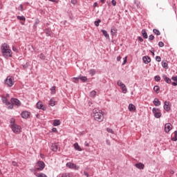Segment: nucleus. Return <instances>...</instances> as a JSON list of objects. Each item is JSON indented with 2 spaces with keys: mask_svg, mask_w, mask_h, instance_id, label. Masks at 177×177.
<instances>
[{
  "mask_svg": "<svg viewBox=\"0 0 177 177\" xmlns=\"http://www.w3.org/2000/svg\"><path fill=\"white\" fill-rule=\"evenodd\" d=\"M93 113L95 121H97L98 122H102V121H103L104 118V113H103L102 110L94 109Z\"/></svg>",
  "mask_w": 177,
  "mask_h": 177,
  "instance_id": "f257e3e1",
  "label": "nucleus"
},
{
  "mask_svg": "<svg viewBox=\"0 0 177 177\" xmlns=\"http://www.w3.org/2000/svg\"><path fill=\"white\" fill-rule=\"evenodd\" d=\"M10 125L14 133H20L21 132V127L15 123V119L10 120Z\"/></svg>",
  "mask_w": 177,
  "mask_h": 177,
  "instance_id": "f03ea898",
  "label": "nucleus"
},
{
  "mask_svg": "<svg viewBox=\"0 0 177 177\" xmlns=\"http://www.w3.org/2000/svg\"><path fill=\"white\" fill-rule=\"evenodd\" d=\"M5 84L7 85V86L12 88V86L15 85V78L12 76L7 77V78L5 80Z\"/></svg>",
  "mask_w": 177,
  "mask_h": 177,
  "instance_id": "7ed1b4c3",
  "label": "nucleus"
},
{
  "mask_svg": "<svg viewBox=\"0 0 177 177\" xmlns=\"http://www.w3.org/2000/svg\"><path fill=\"white\" fill-rule=\"evenodd\" d=\"M44 168H45V163L42 161L37 162L36 165V170L37 171H43Z\"/></svg>",
  "mask_w": 177,
  "mask_h": 177,
  "instance_id": "20e7f679",
  "label": "nucleus"
},
{
  "mask_svg": "<svg viewBox=\"0 0 177 177\" xmlns=\"http://www.w3.org/2000/svg\"><path fill=\"white\" fill-rule=\"evenodd\" d=\"M66 167L70 168V169H75V171H78V169H80V166H77V165L70 162L66 163Z\"/></svg>",
  "mask_w": 177,
  "mask_h": 177,
  "instance_id": "39448f33",
  "label": "nucleus"
},
{
  "mask_svg": "<svg viewBox=\"0 0 177 177\" xmlns=\"http://www.w3.org/2000/svg\"><path fill=\"white\" fill-rule=\"evenodd\" d=\"M2 102L3 103H5L6 106H8V109H10V110H12V109H13V104L8 101V98L6 97H2Z\"/></svg>",
  "mask_w": 177,
  "mask_h": 177,
  "instance_id": "423d86ee",
  "label": "nucleus"
},
{
  "mask_svg": "<svg viewBox=\"0 0 177 177\" xmlns=\"http://www.w3.org/2000/svg\"><path fill=\"white\" fill-rule=\"evenodd\" d=\"M117 85H118V86H120L121 89H122V91L123 93H126L127 92V86H125L124 84V83H122V82L121 81H118L117 82Z\"/></svg>",
  "mask_w": 177,
  "mask_h": 177,
  "instance_id": "0eeeda50",
  "label": "nucleus"
},
{
  "mask_svg": "<svg viewBox=\"0 0 177 177\" xmlns=\"http://www.w3.org/2000/svg\"><path fill=\"white\" fill-rule=\"evenodd\" d=\"M10 102V104H12V106L15 105L17 106V107H19V106L21 105V102H20V100H19L17 98H11Z\"/></svg>",
  "mask_w": 177,
  "mask_h": 177,
  "instance_id": "6e6552de",
  "label": "nucleus"
},
{
  "mask_svg": "<svg viewBox=\"0 0 177 177\" xmlns=\"http://www.w3.org/2000/svg\"><path fill=\"white\" fill-rule=\"evenodd\" d=\"M152 113H153L156 118H160L162 115L161 113L160 112V109H158L153 108Z\"/></svg>",
  "mask_w": 177,
  "mask_h": 177,
  "instance_id": "1a4fd4ad",
  "label": "nucleus"
},
{
  "mask_svg": "<svg viewBox=\"0 0 177 177\" xmlns=\"http://www.w3.org/2000/svg\"><path fill=\"white\" fill-rule=\"evenodd\" d=\"M37 109H39V110H43V111H45L46 110V106L42 104V102L39 101L37 103Z\"/></svg>",
  "mask_w": 177,
  "mask_h": 177,
  "instance_id": "9d476101",
  "label": "nucleus"
},
{
  "mask_svg": "<svg viewBox=\"0 0 177 177\" xmlns=\"http://www.w3.org/2000/svg\"><path fill=\"white\" fill-rule=\"evenodd\" d=\"M2 53L6 57H12V50L9 48L8 50L2 51Z\"/></svg>",
  "mask_w": 177,
  "mask_h": 177,
  "instance_id": "9b49d317",
  "label": "nucleus"
},
{
  "mask_svg": "<svg viewBox=\"0 0 177 177\" xmlns=\"http://www.w3.org/2000/svg\"><path fill=\"white\" fill-rule=\"evenodd\" d=\"M171 129H172V124H171V123H167L165 125V132L168 133L171 131Z\"/></svg>",
  "mask_w": 177,
  "mask_h": 177,
  "instance_id": "f8f14e48",
  "label": "nucleus"
},
{
  "mask_svg": "<svg viewBox=\"0 0 177 177\" xmlns=\"http://www.w3.org/2000/svg\"><path fill=\"white\" fill-rule=\"evenodd\" d=\"M142 60L145 64H149L151 62V58L149 56H145L142 57Z\"/></svg>",
  "mask_w": 177,
  "mask_h": 177,
  "instance_id": "ddd939ff",
  "label": "nucleus"
},
{
  "mask_svg": "<svg viewBox=\"0 0 177 177\" xmlns=\"http://www.w3.org/2000/svg\"><path fill=\"white\" fill-rule=\"evenodd\" d=\"M164 109L166 111H169V110H171V106H169V102H167V101L165 102Z\"/></svg>",
  "mask_w": 177,
  "mask_h": 177,
  "instance_id": "4468645a",
  "label": "nucleus"
},
{
  "mask_svg": "<svg viewBox=\"0 0 177 177\" xmlns=\"http://www.w3.org/2000/svg\"><path fill=\"white\" fill-rule=\"evenodd\" d=\"M21 116L22 117V118H28V117H30V112L24 111L21 113Z\"/></svg>",
  "mask_w": 177,
  "mask_h": 177,
  "instance_id": "2eb2a0df",
  "label": "nucleus"
},
{
  "mask_svg": "<svg viewBox=\"0 0 177 177\" xmlns=\"http://www.w3.org/2000/svg\"><path fill=\"white\" fill-rule=\"evenodd\" d=\"M9 48H10L9 46L6 43H4L1 46V52L8 50V49H9Z\"/></svg>",
  "mask_w": 177,
  "mask_h": 177,
  "instance_id": "dca6fc26",
  "label": "nucleus"
},
{
  "mask_svg": "<svg viewBox=\"0 0 177 177\" xmlns=\"http://www.w3.org/2000/svg\"><path fill=\"white\" fill-rule=\"evenodd\" d=\"M48 104L49 106H51V107L56 106V101L55 100V98H51L49 101Z\"/></svg>",
  "mask_w": 177,
  "mask_h": 177,
  "instance_id": "f3484780",
  "label": "nucleus"
},
{
  "mask_svg": "<svg viewBox=\"0 0 177 177\" xmlns=\"http://www.w3.org/2000/svg\"><path fill=\"white\" fill-rule=\"evenodd\" d=\"M136 168H138V169H145V165L143 163H137L136 164Z\"/></svg>",
  "mask_w": 177,
  "mask_h": 177,
  "instance_id": "a211bd4d",
  "label": "nucleus"
},
{
  "mask_svg": "<svg viewBox=\"0 0 177 177\" xmlns=\"http://www.w3.org/2000/svg\"><path fill=\"white\" fill-rule=\"evenodd\" d=\"M57 149H59V147L57 146V144H53L51 145V150L53 151H57Z\"/></svg>",
  "mask_w": 177,
  "mask_h": 177,
  "instance_id": "6ab92c4d",
  "label": "nucleus"
},
{
  "mask_svg": "<svg viewBox=\"0 0 177 177\" xmlns=\"http://www.w3.org/2000/svg\"><path fill=\"white\" fill-rule=\"evenodd\" d=\"M162 78L164 80V81H165V82H167V84H171V80L167 77L165 75H162Z\"/></svg>",
  "mask_w": 177,
  "mask_h": 177,
  "instance_id": "aec40b11",
  "label": "nucleus"
},
{
  "mask_svg": "<svg viewBox=\"0 0 177 177\" xmlns=\"http://www.w3.org/2000/svg\"><path fill=\"white\" fill-rule=\"evenodd\" d=\"M162 66L163 67V68H165V70H168V68H169L168 62H167V61H162Z\"/></svg>",
  "mask_w": 177,
  "mask_h": 177,
  "instance_id": "412c9836",
  "label": "nucleus"
},
{
  "mask_svg": "<svg viewBox=\"0 0 177 177\" xmlns=\"http://www.w3.org/2000/svg\"><path fill=\"white\" fill-rule=\"evenodd\" d=\"M73 147L75 149V150H77L78 151H82V149H81L78 143H75L73 145Z\"/></svg>",
  "mask_w": 177,
  "mask_h": 177,
  "instance_id": "4be33fe9",
  "label": "nucleus"
},
{
  "mask_svg": "<svg viewBox=\"0 0 177 177\" xmlns=\"http://www.w3.org/2000/svg\"><path fill=\"white\" fill-rule=\"evenodd\" d=\"M129 111H135V110H136V107H135V105L130 104L129 105Z\"/></svg>",
  "mask_w": 177,
  "mask_h": 177,
  "instance_id": "5701e85b",
  "label": "nucleus"
},
{
  "mask_svg": "<svg viewBox=\"0 0 177 177\" xmlns=\"http://www.w3.org/2000/svg\"><path fill=\"white\" fill-rule=\"evenodd\" d=\"M111 35H115V34H117V28H115V26L111 28Z\"/></svg>",
  "mask_w": 177,
  "mask_h": 177,
  "instance_id": "b1692460",
  "label": "nucleus"
},
{
  "mask_svg": "<svg viewBox=\"0 0 177 177\" xmlns=\"http://www.w3.org/2000/svg\"><path fill=\"white\" fill-rule=\"evenodd\" d=\"M153 104L154 106H160L161 104V102L157 98H155L153 100Z\"/></svg>",
  "mask_w": 177,
  "mask_h": 177,
  "instance_id": "393cba45",
  "label": "nucleus"
},
{
  "mask_svg": "<svg viewBox=\"0 0 177 177\" xmlns=\"http://www.w3.org/2000/svg\"><path fill=\"white\" fill-rule=\"evenodd\" d=\"M103 35H104V37L106 38V39H109V38H110V37L109 36V33H107V31L104 30H101Z\"/></svg>",
  "mask_w": 177,
  "mask_h": 177,
  "instance_id": "a878e982",
  "label": "nucleus"
},
{
  "mask_svg": "<svg viewBox=\"0 0 177 177\" xmlns=\"http://www.w3.org/2000/svg\"><path fill=\"white\" fill-rule=\"evenodd\" d=\"M17 19H18V20H20L21 21H26V17H24V16H17Z\"/></svg>",
  "mask_w": 177,
  "mask_h": 177,
  "instance_id": "bb28decb",
  "label": "nucleus"
},
{
  "mask_svg": "<svg viewBox=\"0 0 177 177\" xmlns=\"http://www.w3.org/2000/svg\"><path fill=\"white\" fill-rule=\"evenodd\" d=\"M142 36L144 37V38H145V39H147L148 36H147V32H146V30H142Z\"/></svg>",
  "mask_w": 177,
  "mask_h": 177,
  "instance_id": "cd10ccee",
  "label": "nucleus"
},
{
  "mask_svg": "<svg viewBox=\"0 0 177 177\" xmlns=\"http://www.w3.org/2000/svg\"><path fill=\"white\" fill-rule=\"evenodd\" d=\"M153 91L156 93H160V86H155L153 87Z\"/></svg>",
  "mask_w": 177,
  "mask_h": 177,
  "instance_id": "c85d7f7f",
  "label": "nucleus"
},
{
  "mask_svg": "<svg viewBox=\"0 0 177 177\" xmlns=\"http://www.w3.org/2000/svg\"><path fill=\"white\" fill-rule=\"evenodd\" d=\"M59 124H60V120H54L53 125L54 127H57Z\"/></svg>",
  "mask_w": 177,
  "mask_h": 177,
  "instance_id": "c756f323",
  "label": "nucleus"
},
{
  "mask_svg": "<svg viewBox=\"0 0 177 177\" xmlns=\"http://www.w3.org/2000/svg\"><path fill=\"white\" fill-rule=\"evenodd\" d=\"M36 177H48L44 173H39L36 174Z\"/></svg>",
  "mask_w": 177,
  "mask_h": 177,
  "instance_id": "7c9ffc66",
  "label": "nucleus"
},
{
  "mask_svg": "<svg viewBox=\"0 0 177 177\" xmlns=\"http://www.w3.org/2000/svg\"><path fill=\"white\" fill-rule=\"evenodd\" d=\"M46 34H47L48 37H52V31L49 29L46 30Z\"/></svg>",
  "mask_w": 177,
  "mask_h": 177,
  "instance_id": "2f4dec72",
  "label": "nucleus"
},
{
  "mask_svg": "<svg viewBox=\"0 0 177 177\" xmlns=\"http://www.w3.org/2000/svg\"><path fill=\"white\" fill-rule=\"evenodd\" d=\"M153 32L156 34V35H161V32H160V30L157 29H153Z\"/></svg>",
  "mask_w": 177,
  "mask_h": 177,
  "instance_id": "473e14b6",
  "label": "nucleus"
},
{
  "mask_svg": "<svg viewBox=\"0 0 177 177\" xmlns=\"http://www.w3.org/2000/svg\"><path fill=\"white\" fill-rule=\"evenodd\" d=\"M90 96L91 97H95L96 96V91H93L90 93Z\"/></svg>",
  "mask_w": 177,
  "mask_h": 177,
  "instance_id": "72a5a7b5",
  "label": "nucleus"
},
{
  "mask_svg": "<svg viewBox=\"0 0 177 177\" xmlns=\"http://www.w3.org/2000/svg\"><path fill=\"white\" fill-rule=\"evenodd\" d=\"M80 80H81V81H82L83 82H86V80H88V78H86V77L85 76H82L80 77Z\"/></svg>",
  "mask_w": 177,
  "mask_h": 177,
  "instance_id": "f704fd0d",
  "label": "nucleus"
},
{
  "mask_svg": "<svg viewBox=\"0 0 177 177\" xmlns=\"http://www.w3.org/2000/svg\"><path fill=\"white\" fill-rule=\"evenodd\" d=\"M89 74L91 75H95V74H96V71L94 69H91L89 71Z\"/></svg>",
  "mask_w": 177,
  "mask_h": 177,
  "instance_id": "c9c22d12",
  "label": "nucleus"
},
{
  "mask_svg": "<svg viewBox=\"0 0 177 177\" xmlns=\"http://www.w3.org/2000/svg\"><path fill=\"white\" fill-rule=\"evenodd\" d=\"M50 91L52 93H56V86L51 87Z\"/></svg>",
  "mask_w": 177,
  "mask_h": 177,
  "instance_id": "e433bc0d",
  "label": "nucleus"
},
{
  "mask_svg": "<svg viewBox=\"0 0 177 177\" xmlns=\"http://www.w3.org/2000/svg\"><path fill=\"white\" fill-rule=\"evenodd\" d=\"M39 59H41V60H45V55H44V53H41L39 55Z\"/></svg>",
  "mask_w": 177,
  "mask_h": 177,
  "instance_id": "4c0bfd02",
  "label": "nucleus"
},
{
  "mask_svg": "<svg viewBox=\"0 0 177 177\" xmlns=\"http://www.w3.org/2000/svg\"><path fill=\"white\" fill-rule=\"evenodd\" d=\"M134 3H135V5H136L138 8H140V3L139 1L135 0Z\"/></svg>",
  "mask_w": 177,
  "mask_h": 177,
  "instance_id": "58836bf2",
  "label": "nucleus"
},
{
  "mask_svg": "<svg viewBox=\"0 0 177 177\" xmlns=\"http://www.w3.org/2000/svg\"><path fill=\"white\" fill-rule=\"evenodd\" d=\"M102 21L100 19H98L97 21H95V26H96V27H99V24Z\"/></svg>",
  "mask_w": 177,
  "mask_h": 177,
  "instance_id": "ea45409f",
  "label": "nucleus"
},
{
  "mask_svg": "<svg viewBox=\"0 0 177 177\" xmlns=\"http://www.w3.org/2000/svg\"><path fill=\"white\" fill-rule=\"evenodd\" d=\"M160 80L161 77L159 75L155 76V81H156L157 82H158V81H160Z\"/></svg>",
  "mask_w": 177,
  "mask_h": 177,
  "instance_id": "a19ab883",
  "label": "nucleus"
},
{
  "mask_svg": "<svg viewBox=\"0 0 177 177\" xmlns=\"http://www.w3.org/2000/svg\"><path fill=\"white\" fill-rule=\"evenodd\" d=\"M62 177H70V173L63 174Z\"/></svg>",
  "mask_w": 177,
  "mask_h": 177,
  "instance_id": "79ce46f5",
  "label": "nucleus"
},
{
  "mask_svg": "<svg viewBox=\"0 0 177 177\" xmlns=\"http://www.w3.org/2000/svg\"><path fill=\"white\" fill-rule=\"evenodd\" d=\"M12 164L13 167H19V164L16 161H12Z\"/></svg>",
  "mask_w": 177,
  "mask_h": 177,
  "instance_id": "37998d69",
  "label": "nucleus"
},
{
  "mask_svg": "<svg viewBox=\"0 0 177 177\" xmlns=\"http://www.w3.org/2000/svg\"><path fill=\"white\" fill-rule=\"evenodd\" d=\"M128 60V57H125L124 58V62H123V63H122V66H124V64H127V61Z\"/></svg>",
  "mask_w": 177,
  "mask_h": 177,
  "instance_id": "c03bdc74",
  "label": "nucleus"
},
{
  "mask_svg": "<svg viewBox=\"0 0 177 177\" xmlns=\"http://www.w3.org/2000/svg\"><path fill=\"white\" fill-rule=\"evenodd\" d=\"M158 46H160V48H162V46H164V42H162V41H159V43H158Z\"/></svg>",
  "mask_w": 177,
  "mask_h": 177,
  "instance_id": "a18cd8bd",
  "label": "nucleus"
},
{
  "mask_svg": "<svg viewBox=\"0 0 177 177\" xmlns=\"http://www.w3.org/2000/svg\"><path fill=\"white\" fill-rule=\"evenodd\" d=\"M78 81H80V78H78V77H73V82L77 83Z\"/></svg>",
  "mask_w": 177,
  "mask_h": 177,
  "instance_id": "49530a36",
  "label": "nucleus"
},
{
  "mask_svg": "<svg viewBox=\"0 0 177 177\" xmlns=\"http://www.w3.org/2000/svg\"><path fill=\"white\" fill-rule=\"evenodd\" d=\"M107 132H109V133H114V131H113V129H106Z\"/></svg>",
  "mask_w": 177,
  "mask_h": 177,
  "instance_id": "de8ad7c7",
  "label": "nucleus"
},
{
  "mask_svg": "<svg viewBox=\"0 0 177 177\" xmlns=\"http://www.w3.org/2000/svg\"><path fill=\"white\" fill-rule=\"evenodd\" d=\"M156 62H161V57L160 56H156Z\"/></svg>",
  "mask_w": 177,
  "mask_h": 177,
  "instance_id": "09e8293b",
  "label": "nucleus"
},
{
  "mask_svg": "<svg viewBox=\"0 0 177 177\" xmlns=\"http://www.w3.org/2000/svg\"><path fill=\"white\" fill-rule=\"evenodd\" d=\"M149 41H153V39H154V35H151L149 37Z\"/></svg>",
  "mask_w": 177,
  "mask_h": 177,
  "instance_id": "8fccbe9b",
  "label": "nucleus"
},
{
  "mask_svg": "<svg viewBox=\"0 0 177 177\" xmlns=\"http://www.w3.org/2000/svg\"><path fill=\"white\" fill-rule=\"evenodd\" d=\"M111 3L113 6H115L117 5V1H115V0H112Z\"/></svg>",
  "mask_w": 177,
  "mask_h": 177,
  "instance_id": "3c124183",
  "label": "nucleus"
},
{
  "mask_svg": "<svg viewBox=\"0 0 177 177\" xmlns=\"http://www.w3.org/2000/svg\"><path fill=\"white\" fill-rule=\"evenodd\" d=\"M19 10H21V12H23L24 9H23V6L21 4L19 6Z\"/></svg>",
  "mask_w": 177,
  "mask_h": 177,
  "instance_id": "603ef678",
  "label": "nucleus"
},
{
  "mask_svg": "<svg viewBox=\"0 0 177 177\" xmlns=\"http://www.w3.org/2000/svg\"><path fill=\"white\" fill-rule=\"evenodd\" d=\"M71 3H73V5H77V0H71Z\"/></svg>",
  "mask_w": 177,
  "mask_h": 177,
  "instance_id": "864d4df0",
  "label": "nucleus"
},
{
  "mask_svg": "<svg viewBox=\"0 0 177 177\" xmlns=\"http://www.w3.org/2000/svg\"><path fill=\"white\" fill-rule=\"evenodd\" d=\"M12 50H14V52H17V53L19 52V50H17V48L15 46H12Z\"/></svg>",
  "mask_w": 177,
  "mask_h": 177,
  "instance_id": "5fc2aeb1",
  "label": "nucleus"
},
{
  "mask_svg": "<svg viewBox=\"0 0 177 177\" xmlns=\"http://www.w3.org/2000/svg\"><path fill=\"white\" fill-rule=\"evenodd\" d=\"M171 140H173L174 142H176V140H177V137H173V138H171Z\"/></svg>",
  "mask_w": 177,
  "mask_h": 177,
  "instance_id": "6e6d98bb",
  "label": "nucleus"
},
{
  "mask_svg": "<svg viewBox=\"0 0 177 177\" xmlns=\"http://www.w3.org/2000/svg\"><path fill=\"white\" fill-rule=\"evenodd\" d=\"M138 41H140V42H143V39L142 37H138Z\"/></svg>",
  "mask_w": 177,
  "mask_h": 177,
  "instance_id": "4d7b16f0",
  "label": "nucleus"
},
{
  "mask_svg": "<svg viewBox=\"0 0 177 177\" xmlns=\"http://www.w3.org/2000/svg\"><path fill=\"white\" fill-rule=\"evenodd\" d=\"M117 62H121V56L117 57Z\"/></svg>",
  "mask_w": 177,
  "mask_h": 177,
  "instance_id": "13d9d810",
  "label": "nucleus"
},
{
  "mask_svg": "<svg viewBox=\"0 0 177 177\" xmlns=\"http://www.w3.org/2000/svg\"><path fill=\"white\" fill-rule=\"evenodd\" d=\"M52 131H53V132H57V129L53 128Z\"/></svg>",
  "mask_w": 177,
  "mask_h": 177,
  "instance_id": "bf43d9fd",
  "label": "nucleus"
},
{
  "mask_svg": "<svg viewBox=\"0 0 177 177\" xmlns=\"http://www.w3.org/2000/svg\"><path fill=\"white\" fill-rule=\"evenodd\" d=\"M171 84H172V85H173L174 86H177V82H172Z\"/></svg>",
  "mask_w": 177,
  "mask_h": 177,
  "instance_id": "052dcab7",
  "label": "nucleus"
},
{
  "mask_svg": "<svg viewBox=\"0 0 177 177\" xmlns=\"http://www.w3.org/2000/svg\"><path fill=\"white\" fill-rule=\"evenodd\" d=\"M84 175H85V176H89V174L86 172V171H84Z\"/></svg>",
  "mask_w": 177,
  "mask_h": 177,
  "instance_id": "680f3d73",
  "label": "nucleus"
},
{
  "mask_svg": "<svg viewBox=\"0 0 177 177\" xmlns=\"http://www.w3.org/2000/svg\"><path fill=\"white\" fill-rule=\"evenodd\" d=\"M85 146H86L87 147H89V144L88 142H85Z\"/></svg>",
  "mask_w": 177,
  "mask_h": 177,
  "instance_id": "e2e57ef3",
  "label": "nucleus"
},
{
  "mask_svg": "<svg viewBox=\"0 0 177 177\" xmlns=\"http://www.w3.org/2000/svg\"><path fill=\"white\" fill-rule=\"evenodd\" d=\"M174 136H175L176 138H177V131H176L174 132Z\"/></svg>",
  "mask_w": 177,
  "mask_h": 177,
  "instance_id": "0e129e2a",
  "label": "nucleus"
},
{
  "mask_svg": "<svg viewBox=\"0 0 177 177\" xmlns=\"http://www.w3.org/2000/svg\"><path fill=\"white\" fill-rule=\"evenodd\" d=\"M6 97H7V99H8V97H10V95H9V94H6Z\"/></svg>",
  "mask_w": 177,
  "mask_h": 177,
  "instance_id": "69168bd1",
  "label": "nucleus"
},
{
  "mask_svg": "<svg viewBox=\"0 0 177 177\" xmlns=\"http://www.w3.org/2000/svg\"><path fill=\"white\" fill-rule=\"evenodd\" d=\"M100 1H101L102 3H104L105 0H100Z\"/></svg>",
  "mask_w": 177,
  "mask_h": 177,
  "instance_id": "338daca9",
  "label": "nucleus"
},
{
  "mask_svg": "<svg viewBox=\"0 0 177 177\" xmlns=\"http://www.w3.org/2000/svg\"><path fill=\"white\" fill-rule=\"evenodd\" d=\"M151 53H152L153 56H154V53L151 52Z\"/></svg>",
  "mask_w": 177,
  "mask_h": 177,
  "instance_id": "774afa93",
  "label": "nucleus"
}]
</instances>
